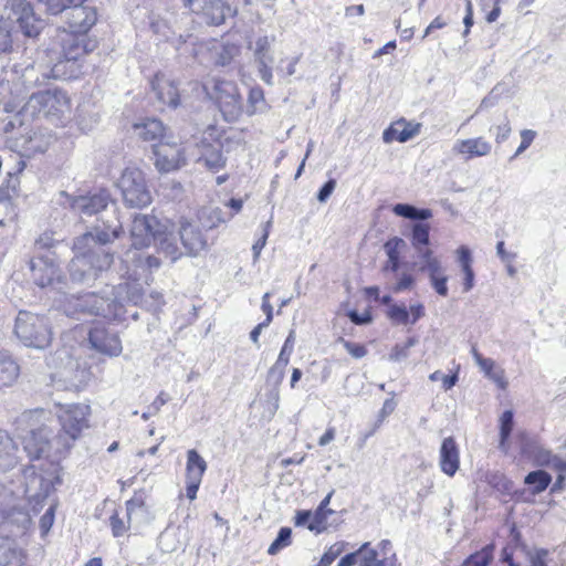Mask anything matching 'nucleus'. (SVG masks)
<instances>
[{
  "instance_id": "obj_34",
  "label": "nucleus",
  "mask_w": 566,
  "mask_h": 566,
  "mask_svg": "<svg viewBox=\"0 0 566 566\" xmlns=\"http://www.w3.org/2000/svg\"><path fill=\"white\" fill-rule=\"evenodd\" d=\"M270 108L264 97V91L261 86L255 85L249 90L248 106L245 114L253 116L255 114H263Z\"/></svg>"
},
{
  "instance_id": "obj_49",
  "label": "nucleus",
  "mask_w": 566,
  "mask_h": 566,
  "mask_svg": "<svg viewBox=\"0 0 566 566\" xmlns=\"http://www.w3.org/2000/svg\"><path fill=\"white\" fill-rule=\"evenodd\" d=\"M431 287L434 290V292L442 296L447 297L449 294V287H448V275L440 273L436 275L428 276Z\"/></svg>"
},
{
  "instance_id": "obj_16",
  "label": "nucleus",
  "mask_w": 566,
  "mask_h": 566,
  "mask_svg": "<svg viewBox=\"0 0 566 566\" xmlns=\"http://www.w3.org/2000/svg\"><path fill=\"white\" fill-rule=\"evenodd\" d=\"M378 302L388 306L386 316L395 325H415L426 315V308L422 303L410 304L407 307L403 303H392L394 298L390 294L380 296Z\"/></svg>"
},
{
  "instance_id": "obj_29",
  "label": "nucleus",
  "mask_w": 566,
  "mask_h": 566,
  "mask_svg": "<svg viewBox=\"0 0 566 566\" xmlns=\"http://www.w3.org/2000/svg\"><path fill=\"white\" fill-rule=\"evenodd\" d=\"M24 555L10 537H0V566H22Z\"/></svg>"
},
{
  "instance_id": "obj_8",
  "label": "nucleus",
  "mask_w": 566,
  "mask_h": 566,
  "mask_svg": "<svg viewBox=\"0 0 566 566\" xmlns=\"http://www.w3.org/2000/svg\"><path fill=\"white\" fill-rule=\"evenodd\" d=\"M116 186L120 190L125 206L128 208L142 209L149 206L153 201L145 174L139 168H125Z\"/></svg>"
},
{
  "instance_id": "obj_3",
  "label": "nucleus",
  "mask_w": 566,
  "mask_h": 566,
  "mask_svg": "<svg viewBox=\"0 0 566 566\" xmlns=\"http://www.w3.org/2000/svg\"><path fill=\"white\" fill-rule=\"evenodd\" d=\"M132 247L143 250L154 245L159 253L172 263L182 256L168 220H160L154 214L136 213L130 226Z\"/></svg>"
},
{
  "instance_id": "obj_37",
  "label": "nucleus",
  "mask_w": 566,
  "mask_h": 566,
  "mask_svg": "<svg viewBox=\"0 0 566 566\" xmlns=\"http://www.w3.org/2000/svg\"><path fill=\"white\" fill-rule=\"evenodd\" d=\"M524 483L530 488L531 492L536 495L548 488L552 483V475L544 470H535L525 475Z\"/></svg>"
},
{
  "instance_id": "obj_12",
  "label": "nucleus",
  "mask_w": 566,
  "mask_h": 566,
  "mask_svg": "<svg viewBox=\"0 0 566 566\" xmlns=\"http://www.w3.org/2000/svg\"><path fill=\"white\" fill-rule=\"evenodd\" d=\"M87 342L93 350L107 357H117L123 352L119 333L103 323L90 327Z\"/></svg>"
},
{
  "instance_id": "obj_19",
  "label": "nucleus",
  "mask_w": 566,
  "mask_h": 566,
  "mask_svg": "<svg viewBox=\"0 0 566 566\" xmlns=\"http://www.w3.org/2000/svg\"><path fill=\"white\" fill-rule=\"evenodd\" d=\"M98 45L95 38H91L88 34L72 33L62 40L61 54L67 56L73 61L81 62L82 57L93 52Z\"/></svg>"
},
{
  "instance_id": "obj_1",
  "label": "nucleus",
  "mask_w": 566,
  "mask_h": 566,
  "mask_svg": "<svg viewBox=\"0 0 566 566\" xmlns=\"http://www.w3.org/2000/svg\"><path fill=\"white\" fill-rule=\"evenodd\" d=\"M123 234L122 222L114 218L74 238V255L69 263L71 281L91 287L102 279L114 263L111 245Z\"/></svg>"
},
{
  "instance_id": "obj_51",
  "label": "nucleus",
  "mask_w": 566,
  "mask_h": 566,
  "mask_svg": "<svg viewBox=\"0 0 566 566\" xmlns=\"http://www.w3.org/2000/svg\"><path fill=\"white\" fill-rule=\"evenodd\" d=\"M344 546V542H338L332 545L322 555L318 562V566H331L334 563V560L343 553Z\"/></svg>"
},
{
  "instance_id": "obj_41",
  "label": "nucleus",
  "mask_w": 566,
  "mask_h": 566,
  "mask_svg": "<svg viewBox=\"0 0 566 566\" xmlns=\"http://www.w3.org/2000/svg\"><path fill=\"white\" fill-rule=\"evenodd\" d=\"M202 160L205 161L206 167L214 172L224 168L227 164V158L223 156L222 149L213 146H210L205 150Z\"/></svg>"
},
{
  "instance_id": "obj_50",
  "label": "nucleus",
  "mask_w": 566,
  "mask_h": 566,
  "mask_svg": "<svg viewBox=\"0 0 566 566\" xmlns=\"http://www.w3.org/2000/svg\"><path fill=\"white\" fill-rule=\"evenodd\" d=\"M346 316L348 319L357 325V326H366L373 323L374 316L371 311L368 308L363 313H359L357 310L352 308L346 312Z\"/></svg>"
},
{
  "instance_id": "obj_6",
  "label": "nucleus",
  "mask_w": 566,
  "mask_h": 566,
  "mask_svg": "<svg viewBox=\"0 0 566 566\" xmlns=\"http://www.w3.org/2000/svg\"><path fill=\"white\" fill-rule=\"evenodd\" d=\"M90 407L73 405L59 415L61 429L55 434V453H67L75 440L81 437L83 429L88 428Z\"/></svg>"
},
{
  "instance_id": "obj_40",
  "label": "nucleus",
  "mask_w": 566,
  "mask_h": 566,
  "mask_svg": "<svg viewBox=\"0 0 566 566\" xmlns=\"http://www.w3.org/2000/svg\"><path fill=\"white\" fill-rule=\"evenodd\" d=\"M274 41V35H263L256 39L253 51L254 62H274V56L271 53V45Z\"/></svg>"
},
{
  "instance_id": "obj_9",
  "label": "nucleus",
  "mask_w": 566,
  "mask_h": 566,
  "mask_svg": "<svg viewBox=\"0 0 566 566\" xmlns=\"http://www.w3.org/2000/svg\"><path fill=\"white\" fill-rule=\"evenodd\" d=\"M31 279L40 289L60 291L66 285V277L56 262L54 253L33 254L29 261Z\"/></svg>"
},
{
  "instance_id": "obj_20",
  "label": "nucleus",
  "mask_w": 566,
  "mask_h": 566,
  "mask_svg": "<svg viewBox=\"0 0 566 566\" xmlns=\"http://www.w3.org/2000/svg\"><path fill=\"white\" fill-rule=\"evenodd\" d=\"M150 87L160 103L171 108H177L180 105V95L175 81L157 73L150 81Z\"/></svg>"
},
{
  "instance_id": "obj_27",
  "label": "nucleus",
  "mask_w": 566,
  "mask_h": 566,
  "mask_svg": "<svg viewBox=\"0 0 566 566\" xmlns=\"http://www.w3.org/2000/svg\"><path fill=\"white\" fill-rule=\"evenodd\" d=\"M491 144L485 142L483 138H469L458 140L453 147V150L464 156L465 160H470L474 157L486 156L491 151Z\"/></svg>"
},
{
  "instance_id": "obj_21",
  "label": "nucleus",
  "mask_w": 566,
  "mask_h": 566,
  "mask_svg": "<svg viewBox=\"0 0 566 566\" xmlns=\"http://www.w3.org/2000/svg\"><path fill=\"white\" fill-rule=\"evenodd\" d=\"M420 123L408 122L406 118H400L384 130L382 140L386 144L392 142L407 143L416 137L420 133Z\"/></svg>"
},
{
  "instance_id": "obj_22",
  "label": "nucleus",
  "mask_w": 566,
  "mask_h": 566,
  "mask_svg": "<svg viewBox=\"0 0 566 566\" xmlns=\"http://www.w3.org/2000/svg\"><path fill=\"white\" fill-rule=\"evenodd\" d=\"M439 465L448 476H454L460 468V450L453 437L442 440L439 450Z\"/></svg>"
},
{
  "instance_id": "obj_15",
  "label": "nucleus",
  "mask_w": 566,
  "mask_h": 566,
  "mask_svg": "<svg viewBox=\"0 0 566 566\" xmlns=\"http://www.w3.org/2000/svg\"><path fill=\"white\" fill-rule=\"evenodd\" d=\"M67 104L66 94L61 90L53 88L33 93L28 101L27 108L32 109V114L50 116L63 113Z\"/></svg>"
},
{
  "instance_id": "obj_33",
  "label": "nucleus",
  "mask_w": 566,
  "mask_h": 566,
  "mask_svg": "<svg viewBox=\"0 0 566 566\" xmlns=\"http://www.w3.org/2000/svg\"><path fill=\"white\" fill-rule=\"evenodd\" d=\"M19 365L10 354L0 352V388L11 386L19 376Z\"/></svg>"
},
{
  "instance_id": "obj_4",
  "label": "nucleus",
  "mask_w": 566,
  "mask_h": 566,
  "mask_svg": "<svg viewBox=\"0 0 566 566\" xmlns=\"http://www.w3.org/2000/svg\"><path fill=\"white\" fill-rule=\"evenodd\" d=\"M24 475V495L34 513H39L48 497L55 491L56 486L63 483L59 467H53L52 471H38L31 465L23 472Z\"/></svg>"
},
{
  "instance_id": "obj_24",
  "label": "nucleus",
  "mask_w": 566,
  "mask_h": 566,
  "mask_svg": "<svg viewBox=\"0 0 566 566\" xmlns=\"http://www.w3.org/2000/svg\"><path fill=\"white\" fill-rule=\"evenodd\" d=\"M232 13L231 7L224 0H207L197 14L201 17L206 24L219 27Z\"/></svg>"
},
{
  "instance_id": "obj_26",
  "label": "nucleus",
  "mask_w": 566,
  "mask_h": 566,
  "mask_svg": "<svg viewBox=\"0 0 566 566\" xmlns=\"http://www.w3.org/2000/svg\"><path fill=\"white\" fill-rule=\"evenodd\" d=\"M457 262L463 274L462 291L464 293L470 292L475 285V273L473 270V255L472 251L467 245H460L457 251Z\"/></svg>"
},
{
  "instance_id": "obj_59",
  "label": "nucleus",
  "mask_w": 566,
  "mask_h": 566,
  "mask_svg": "<svg viewBox=\"0 0 566 566\" xmlns=\"http://www.w3.org/2000/svg\"><path fill=\"white\" fill-rule=\"evenodd\" d=\"M415 284H416V279L413 277V275L410 273H407V272H402L398 276L396 284L392 287V291L395 293H400V292L412 289Z\"/></svg>"
},
{
  "instance_id": "obj_43",
  "label": "nucleus",
  "mask_w": 566,
  "mask_h": 566,
  "mask_svg": "<svg viewBox=\"0 0 566 566\" xmlns=\"http://www.w3.org/2000/svg\"><path fill=\"white\" fill-rule=\"evenodd\" d=\"M132 261L137 269L142 270L153 271L159 269L161 265L159 258L145 252L134 253Z\"/></svg>"
},
{
  "instance_id": "obj_31",
  "label": "nucleus",
  "mask_w": 566,
  "mask_h": 566,
  "mask_svg": "<svg viewBox=\"0 0 566 566\" xmlns=\"http://www.w3.org/2000/svg\"><path fill=\"white\" fill-rule=\"evenodd\" d=\"M17 446L12 438L0 430V472L8 471L17 464Z\"/></svg>"
},
{
  "instance_id": "obj_42",
  "label": "nucleus",
  "mask_w": 566,
  "mask_h": 566,
  "mask_svg": "<svg viewBox=\"0 0 566 566\" xmlns=\"http://www.w3.org/2000/svg\"><path fill=\"white\" fill-rule=\"evenodd\" d=\"M292 543V528L289 526H283L279 530L276 537L271 543L268 548L269 555H276L283 548L287 547Z\"/></svg>"
},
{
  "instance_id": "obj_48",
  "label": "nucleus",
  "mask_w": 566,
  "mask_h": 566,
  "mask_svg": "<svg viewBox=\"0 0 566 566\" xmlns=\"http://www.w3.org/2000/svg\"><path fill=\"white\" fill-rule=\"evenodd\" d=\"M387 558H379V552L377 548H373L370 545L365 551L364 555L359 558V566H387Z\"/></svg>"
},
{
  "instance_id": "obj_57",
  "label": "nucleus",
  "mask_w": 566,
  "mask_h": 566,
  "mask_svg": "<svg viewBox=\"0 0 566 566\" xmlns=\"http://www.w3.org/2000/svg\"><path fill=\"white\" fill-rule=\"evenodd\" d=\"M336 179L328 178L317 190L316 192V199L318 202L324 203L326 202L332 193L334 192L336 188Z\"/></svg>"
},
{
  "instance_id": "obj_38",
  "label": "nucleus",
  "mask_w": 566,
  "mask_h": 566,
  "mask_svg": "<svg viewBox=\"0 0 566 566\" xmlns=\"http://www.w3.org/2000/svg\"><path fill=\"white\" fill-rule=\"evenodd\" d=\"M495 546L488 544L480 551L470 554L462 563V566H490L493 560Z\"/></svg>"
},
{
  "instance_id": "obj_47",
  "label": "nucleus",
  "mask_w": 566,
  "mask_h": 566,
  "mask_svg": "<svg viewBox=\"0 0 566 566\" xmlns=\"http://www.w3.org/2000/svg\"><path fill=\"white\" fill-rule=\"evenodd\" d=\"M287 365L289 364L276 360L268 371L266 382L272 387H279L284 379Z\"/></svg>"
},
{
  "instance_id": "obj_30",
  "label": "nucleus",
  "mask_w": 566,
  "mask_h": 566,
  "mask_svg": "<svg viewBox=\"0 0 566 566\" xmlns=\"http://www.w3.org/2000/svg\"><path fill=\"white\" fill-rule=\"evenodd\" d=\"M334 490L327 493V495L321 501L318 506L312 513L313 517L308 523V530L311 532H315L317 534L325 531L326 521L329 515L334 514V511L328 507L331 500L333 497Z\"/></svg>"
},
{
  "instance_id": "obj_23",
  "label": "nucleus",
  "mask_w": 566,
  "mask_h": 566,
  "mask_svg": "<svg viewBox=\"0 0 566 566\" xmlns=\"http://www.w3.org/2000/svg\"><path fill=\"white\" fill-rule=\"evenodd\" d=\"M521 453L532 460L538 467H549L554 453L544 448L539 442L528 438L525 433L520 434Z\"/></svg>"
},
{
  "instance_id": "obj_11",
  "label": "nucleus",
  "mask_w": 566,
  "mask_h": 566,
  "mask_svg": "<svg viewBox=\"0 0 566 566\" xmlns=\"http://www.w3.org/2000/svg\"><path fill=\"white\" fill-rule=\"evenodd\" d=\"M48 426L31 428L23 437V449L28 453L30 460L41 458H60L64 453H55L56 442L55 436Z\"/></svg>"
},
{
  "instance_id": "obj_56",
  "label": "nucleus",
  "mask_w": 566,
  "mask_h": 566,
  "mask_svg": "<svg viewBox=\"0 0 566 566\" xmlns=\"http://www.w3.org/2000/svg\"><path fill=\"white\" fill-rule=\"evenodd\" d=\"M536 137V133L532 129H523L521 132V144L517 147L515 154L511 156L510 160H514L517 156L523 154L533 143Z\"/></svg>"
},
{
  "instance_id": "obj_52",
  "label": "nucleus",
  "mask_w": 566,
  "mask_h": 566,
  "mask_svg": "<svg viewBox=\"0 0 566 566\" xmlns=\"http://www.w3.org/2000/svg\"><path fill=\"white\" fill-rule=\"evenodd\" d=\"M294 343H295V331L291 329L287 337L284 340V344L280 350V354H279V357L276 360L289 364L290 357L294 349Z\"/></svg>"
},
{
  "instance_id": "obj_28",
  "label": "nucleus",
  "mask_w": 566,
  "mask_h": 566,
  "mask_svg": "<svg viewBox=\"0 0 566 566\" xmlns=\"http://www.w3.org/2000/svg\"><path fill=\"white\" fill-rule=\"evenodd\" d=\"M82 67V62L73 61L59 53L56 62L51 67V76L63 81L77 78L83 73Z\"/></svg>"
},
{
  "instance_id": "obj_10",
  "label": "nucleus",
  "mask_w": 566,
  "mask_h": 566,
  "mask_svg": "<svg viewBox=\"0 0 566 566\" xmlns=\"http://www.w3.org/2000/svg\"><path fill=\"white\" fill-rule=\"evenodd\" d=\"M213 92L222 118L227 123H235L244 113L243 98L238 85L232 81L214 78Z\"/></svg>"
},
{
  "instance_id": "obj_55",
  "label": "nucleus",
  "mask_w": 566,
  "mask_h": 566,
  "mask_svg": "<svg viewBox=\"0 0 566 566\" xmlns=\"http://www.w3.org/2000/svg\"><path fill=\"white\" fill-rule=\"evenodd\" d=\"M339 342L343 344L347 353L356 359L363 358L367 355V348L360 343L346 340L343 337L339 338Z\"/></svg>"
},
{
  "instance_id": "obj_62",
  "label": "nucleus",
  "mask_w": 566,
  "mask_h": 566,
  "mask_svg": "<svg viewBox=\"0 0 566 566\" xmlns=\"http://www.w3.org/2000/svg\"><path fill=\"white\" fill-rule=\"evenodd\" d=\"M24 167H25L24 161L20 160L18 163V169L15 171L7 172V179H6L4 184H6V187L8 190H11L12 192L17 191V188L19 186L18 175L23 171Z\"/></svg>"
},
{
  "instance_id": "obj_14",
  "label": "nucleus",
  "mask_w": 566,
  "mask_h": 566,
  "mask_svg": "<svg viewBox=\"0 0 566 566\" xmlns=\"http://www.w3.org/2000/svg\"><path fill=\"white\" fill-rule=\"evenodd\" d=\"M150 159L159 174L177 171L187 163L185 149L179 145L168 143L153 144Z\"/></svg>"
},
{
  "instance_id": "obj_63",
  "label": "nucleus",
  "mask_w": 566,
  "mask_h": 566,
  "mask_svg": "<svg viewBox=\"0 0 566 566\" xmlns=\"http://www.w3.org/2000/svg\"><path fill=\"white\" fill-rule=\"evenodd\" d=\"M369 542L363 543L358 549L352 553L345 554L340 559L347 565V566H354L356 564L359 565V558L364 555L365 551L368 549Z\"/></svg>"
},
{
  "instance_id": "obj_2",
  "label": "nucleus",
  "mask_w": 566,
  "mask_h": 566,
  "mask_svg": "<svg viewBox=\"0 0 566 566\" xmlns=\"http://www.w3.org/2000/svg\"><path fill=\"white\" fill-rule=\"evenodd\" d=\"M126 298L134 304L143 301L138 284L120 283L103 295L95 292L78 295L71 303L72 314L102 316L111 322H119L127 312L124 305Z\"/></svg>"
},
{
  "instance_id": "obj_44",
  "label": "nucleus",
  "mask_w": 566,
  "mask_h": 566,
  "mask_svg": "<svg viewBox=\"0 0 566 566\" xmlns=\"http://www.w3.org/2000/svg\"><path fill=\"white\" fill-rule=\"evenodd\" d=\"M418 344V338L412 336L408 337L407 340L402 344L397 343L389 353L390 361H401L409 356V349Z\"/></svg>"
},
{
  "instance_id": "obj_36",
  "label": "nucleus",
  "mask_w": 566,
  "mask_h": 566,
  "mask_svg": "<svg viewBox=\"0 0 566 566\" xmlns=\"http://www.w3.org/2000/svg\"><path fill=\"white\" fill-rule=\"evenodd\" d=\"M408 238L415 250L430 245V226L426 222H412Z\"/></svg>"
},
{
  "instance_id": "obj_64",
  "label": "nucleus",
  "mask_w": 566,
  "mask_h": 566,
  "mask_svg": "<svg viewBox=\"0 0 566 566\" xmlns=\"http://www.w3.org/2000/svg\"><path fill=\"white\" fill-rule=\"evenodd\" d=\"M548 549L546 548H535L533 553L530 554V563L532 566H548L546 562V557L548 556Z\"/></svg>"
},
{
  "instance_id": "obj_53",
  "label": "nucleus",
  "mask_w": 566,
  "mask_h": 566,
  "mask_svg": "<svg viewBox=\"0 0 566 566\" xmlns=\"http://www.w3.org/2000/svg\"><path fill=\"white\" fill-rule=\"evenodd\" d=\"M55 504H51L45 511V513L40 517L39 526L42 535L48 534L53 526L55 517Z\"/></svg>"
},
{
  "instance_id": "obj_61",
  "label": "nucleus",
  "mask_w": 566,
  "mask_h": 566,
  "mask_svg": "<svg viewBox=\"0 0 566 566\" xmlns=\"http://www.w3.org/2000/svg\"><path fill=\"white\" fill-rule=\"evenodd\" d=\"M109 525L112 528V534L114 537H119L124 535V533L127 531V526L123 518L119 517V514L117 511H114V513L109 517Z\"/></svg>"
},
{
  "instance_id": "obj_45",
  "label": "nucleus",
  "mask_w": 566,
  "mask_h": 566,
  "mask_svg": "<svg viewBox=\"0 0 566 566\" xmlns=\"http://www.w3.org/2000/svg\"><path fill=\"white\" fill-rule=\"evenodd\" d=\"M125 505L128 524H130L135 518L144 515L147 512L145 502L142 497L134 496L130 500L126 501Z\"/></svg>"
},
{
  "instance_id": "obj_35",
  "label": "nucleus",
  "mask_w": 566,
  "mask_h": 566,
  "mask_svg": "<svg viewBox=\"0 0 566 566\" xmlns=\"http://www.w3.org/2000/svg\"><path fill=\"white\" fill-rule=\"evenodd\" d=\"M207 462L196 449L187 451L186 478L202 480L207 471Z\"/></svg>"
},
{
  "instance_id": "obj_54",
  "label": "nucleus",
  "mask_w": 566,
  "mask_h": 566,
  "mask_svg": "<svg viewBox=\"0 0 566 566\" xmlns=\"http://www.w3.org/2000/svg\"><path fill=\"white\" fill-rule=\"evenodd\" d=\"M489 484L503 493H510L513 483L504 474L493 473L489 479Z\"/></svg>"
},
{
  "instance_id": "obj_60",
  "label": "nucleus",
  "mask_w": 566,
  "mask_h": 566,
  "mask_svg": "<svg viewBox=\"0 0 566 566\" xmlns=\"http://www.w3.org/2000/svg\"><path fill=\"white\" fill-rule=\"evenodd\" d=\"M392 397L386 399L382 403V407L381 409L379 410L378 412V416H377V421H376V427H379L380 423L388 417L390 416L396 407H397V401L394 399V392H391Z\"/></svg>"
},
{
  "instance_id": "obj_18",
  "label": "nucleus",
  "mask_w": 566,
  "mask_h": 566,
  "mask_svg": "<svg viewBox=\"0 0 566 566\" xmlns=\"http://www.w3.org/2000/svg\"><path fill=\"white\" fill-rule=\"evenodd\" d=\"M178 233L182 248L185 249V254L188 256H197L208 247L207 240L199 226L185 218L179 220Z\"/></svg>"
},
{
  "instance_id": "obj_25",
  "label": "nucleus",
  "mask_w": 566,
  "mask_h": 566,
  "mask_svg": "<svg viewBox=\"0 0 566 566\" xmlns=\"http://www.w3.org/2000/svg\"><path fill=\"white\" fill-rule=\"evenodd\" d=\"M165 130L166 127L164 123L155 117L146 118L140 123L134 124V132L137 136L140 139L153 144L163 143Z\"/></svg>"
},
{
  "instance_id": "obj_32",
  "label": "nucleus",
  "mask_w": 566,
  "mask_h": 566,
  "mask_svg": "<svg viewBox=\"0 0 566 566\" xmlns=\"http://www.w3.org/2000/svg\"><path fill=\"white\" fill-rule=\"evenodd\" d=\"M514 412L512 409L504 410L499 419V449L506 453L510 449V441L514 429Z\"/></svg>"
},
{
  "instance_id": "obj_5",
  "label": "nucleus",
  "mask_w": 566,
  "mask_h": 566,
  "mask_svg": "<svg viewBox=\"0 0 566 566\" xmlns=\"http://www.w3.org/2000/svg\"><path fill=\"white\" fill-rule=\"evenodd\" d=\"M14 335L27 347L46 348L52 340V331L45 316L20 311L15 317Z\"/></svg>"
},
{
  "instance_id": "obj_13",
  "label": "nucleus",
  "mask_w": 566,
  "mask_h": 566,
  "mask_svg": "<svg viewBox=\"0 0 566 566\" xmlns=\"http://www.w3.org/2000/svg\"><path fill=\"white\" fill-rule=\"evenodd\" d=\"M12 22L17 23L20 32L28 39H35L43 30L45 22L36 15L33 6L27 0H12L10 3Z\"/></svg>"
},
{
  "instance_id": "obj_17",
  "label": "nucleus",
  "mask_w": 566,
  "mask_h": 566,
  "mask_svg": "<svg viewBox=\"0 0 566 566\" xmlns=\"http://www.w3.org/2000/svg\"><path fill=\"white\" fill-rule=\"evenodd\" d=\"M86 1H74L63 12L65 13L69 30L72 33L88 34L97 22L96 7L86 6Z\"/></svg>"
},
{
  "instance_id": "obj_7",
  "label": "nucleus",
  "mask_w": 566,
  "mask_h": 566,
  "mask_svg": "<svg viewBox=\"0 0 566 566\" xmlns=\"http://www.w3.org/2000/svg\"><path fill=\"white\" fill-rule=\"evenodd\" d=\"M71 207L74 211L82 216H96V224H102L103 221H109L117 216V202L113 198L111 191L106 188H102L95 192H88L87 195L73 197L71 200Z\"/></svg>"
},
{
  "instance_id": "obj_58",
  "label": "nucleus",
  "mask_w": 566,
  "mask_h": 566,
  "mask_svg": "<svg viewBox=\"0 0 566 566\" xmlns=\"http://www.w3.org/2000/svg\"><path fill=\"white\" fill-rule=\"evenodd\" d=\"M405 245H406L405 240L400 237L395 235L392 238H389L384 243V251H385L386 255H401L400 250Z\"/></svg>"
},
{
  "instance_id": "obj_39",
  "label": "nucleus",
  "mask_w": 566,
  "mask_h": 566,
  "mask_svg": "<svg viewBox=\"0 0 566 566\" xmlns=\"http://www.w3.org/2000/svg\"><path fill=\"white\" fill-rule=\"evenodd\" d=\"M14 25L11 19H0V54L13 51Z\"/></svg>"
},
{
  "instance_id": "obj_46",
  "label": "nucleus",
  "mask_w": 566,
  "mask_h": 566,
  "mask_svg": "<svg viewBox=\"0 0 566 566\" xmlns=\"http://www.w3.org/2000/svg\"><path fill=\"white\" fill-rule=\"evenodd\" d=\"M52 232L42 233L34 243V254L52 253L51 249L60 243L59 239L53 237Z\"/></svg>"
}]
</instances>
